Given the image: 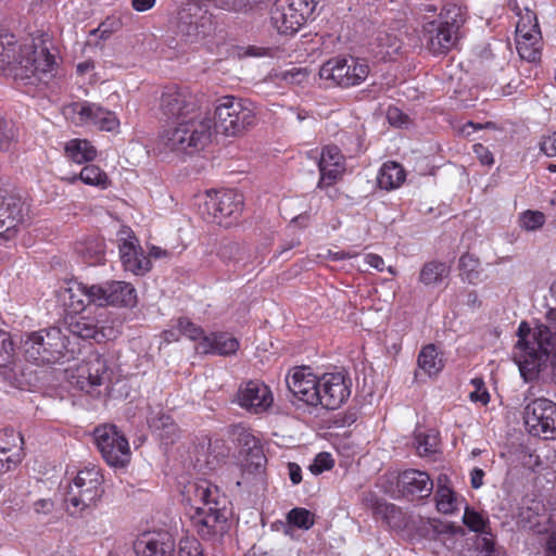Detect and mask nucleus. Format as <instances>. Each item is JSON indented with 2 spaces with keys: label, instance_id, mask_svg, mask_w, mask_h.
<instances>
[{
  "label": "nucleus",
  "instance_id": "obj_50",
  "mask_svg": "<svg viewBox=\"0 0 556 556\" xmlns=\"http://www.w3.org/2000/svg\"><path fill=\"white\" fill-rule=\"evenodd\" d=\"M275 77L288 84H301L303 80L306 79L307 73L303 68L292 67L290 70L280 71L276 73Z\"/></svg>",
  "mask_w": 556,
  "mask_h": 556
},
{
  "label": "nucleus",
  "instance_id": "obj_35",
  "mask_svg": "<svg viewBox=\"0 0 556 556\" xmlns=\"http://www.w3.org/2000/svg\"><path fill=\"white\" fill-rule=\"evenodd\" d=\"M448 267L442 262L426 263L419 274V281L425 286H437L447 277Z\"/></svg>",
  "mask_w": 556,
  "mask_h": 556
},
{
  "label": "nucleus",
  "instance_id": "obj_34",
  "mask_svg": "<svg viewBox=\"0 0 556 556\" xmlns=\"http://www.w3.org/2000/svg\"><path fill=\"white\" fill-rule=\"evenodd\" d=\"M77 179H80L86 185L94 186L101 189H106L110 185L106 173L97 165L85 166L78 176L74 175L72 178H68V181L73 184Z\"/></svg>",
  "mask_w": 556,
  "mask_h": 556
},
{
  "label": "nucleus",
  "instance_id": "obj_28",
  "mask_svg": "<svg viewBox=\"0 0 556 556\" xmlns=\"http://www.w3.org/2000/svg\"><path fill=\"white\" fill-rule=\"evenodd\" d=\"M67 330L76 337L93 339L98 342L105 338V333L99 327L98 321L89 316H72L67 320Z\"/></svg>",
  "mask_w": 556,
  "mask_h": 556
},
{
  "label": "nucleus",
  "instance_id": "obj_51",
  "mask_svg": "<svg viewBox=\"0 0 556 556\" xmlns=\"http://www.w3.org/2000/svg\"><path fill=\"white\" fill-rule=\"evenodd\" d=\"M471 383L475 387V390L470 392L469 399L472 402L486 405L490 401V395L484 387L483 380L481 378H475L471 380Z\"/></svg>",
  "mask_w": 556,
  "mask_h": 556
},
{
  "label": "nucleus",
  "instance_id": "obj_61",
  "mask_svg": "<svg viewBox=\"0 0 556 556\" xmlns=\"http://www.w3.org/2000/svg\"><path fill=\"white\" fill-rule=\"evenodd\" d=\"M289 477L293 484H299L302 481L301 467L295 463L288 464Z\"/></svg>",
  "mask_w": 556,
  "mask_h": 556
},
{
  "label": "nucleus",
  "instance_id": "obj_5",
  "mask_svg": "<svg viewBox=\"0 0 556 556\" xmlns=\"http://www.w3.org/2000/svg\"><path fill=\"white\" fill-rule=\"evenodd\" d=\"M67 338L58 327L31 332L23 341V352L28 361L36 363H54L65 356Z\"/></svg>",
  "mask_w": 556,
  "mask_h": 556
},
{
  "label": "nucleus",
  "instance_id": "obj_2",
  "mask_svg": "<svg viewBox=\"0 0 556 556\" xmlns=\"http://www.w3.org/2000/svg\"><path fill=\"white\" fill-rule=\"evenodd\" d=\"M186 498L193 509L192 525L202 539L211 540L226 532V497L216 485L206 480L191 482L186 486Z\"/></svg>",
  "mask_w": 556,
  "mask_h": 556
},
{
  "label": "nucleus",
  "instance_id": "obj_33",
  "mask_svg": "<svg viewBox=\"0 0 556 556\" xmlns=\"http://www.w3.org/2000/svg\"><path fill=\"white\" fill-rule=\"evenodd\" d=\"M65 153L68 159L78 164L92 161L97 155L94 147L89 141L83 139L68 141L65 146Z\"/></svg>",
  "mask_w": 556,
  "mask_h": 556
},
{
  "label": "nucleus",
  "instance_id": "obj_22",
  "mask_svg": "<svg viewBox=\"0 0 556 556\" xmlns=\"http://www.w3.org/2000/svg\"><path fill=\"white\" fill-rule=\"evenodd\" d=\"M71 110L78 116L77 122L80 124L94 125L105 131H115L119 127V119L116 115L96 103H74Z\"/></svg>",
  "mask_w": 556,
  "mask_h": 556
},
{
  "label": "nucleus",
  "instance_id": "obj_56",
  "mask_svg": "<svg viewBox=\"0 0 556 556\" xmlns=\"http://www.w3.org/2000/svg\"><path fill=\"white\" fill-rule=\"evenodd\" d=\"M540 150L548 157H556V131L541 139Z\"/></svg>",
  "mask_w": 556,
  "mask_h": 556
},
{
  "label": "nucleus",
  "instance_id": "obj_32",
  "mask_svg": "<svg viewBox=\"0 0 556 556\" xmlns=\"http://www.w3.org/2000/svg\"><path fill=\"white\" fill-rule=\"evenodd\" d=\"M517 51L521 59L535 62L541 56V31L516 38Z\"/></svg>",
  "mask_w": 556,
  "mask_h": 556
},
{
  "label": "nucleus",
  "instance_id": "obj_43",
  "mask_svg": "<svg viewBox=\"0 0 556 556\" xmlns=\"http://www.w3.org/2000/svg\"><path fill=\"white\" fill-rule=\"evenodd\" d=\"M289 523L308 530L314 525V515L305 508H293L288 514Z\"/></svg>",
  "mask_w": 556,
  "mask_h": 556
},
{
  "label": "nucleus",
  "instance_id": "obj_62",
  "mask_svg": "<svg viewBox=\"0 0 556 556\" xmlns=\"http://www.w3.org/2000/svg\"><path fill=\"white\" fill-rule=\"evenodd\" d=\"M365 262L372 268H376L379 271H382L384 268V261L381 256L377 254H367L365 256Z\"/></svg>",
  "mask_w": 556,
  "mask_h": 556
},
{
  "label": "nucleus",
  "instance_id": "obj_7",
  "mask_svg": "<svg viewBox=\"0 0 556 556\" xmlns=\"http://www.w3.org/2000/svg\"><path fill=\"white\" fill-rule=\"evenodd\" d=\"M243 208V195L236 190H210L202 197L200 212L211 223L228 226V218H238Z\"/></svg>",
  "mask_w": 556,
  "mask_h": 556
},
{
  "label": "nucleus",
  "instance_id": "obj_10",
  "mask_svg": "<svg viewBox=\"0 0 556 556\" xmlns=\"http://www.w3.org/2000/svg\"><path fill=\"white\" fill-rule=\"evenodd\" d=\"M368 64L353 56H337L326 61L319 68L320 79L340 87H352L368 76Z\"/></svg>",
  "mask_w": 556,
  "mask_h": 556
},
{
  "label": "nucleus",
  "instance_id": "obj_46",
  "mask_svg": "<svg viewBox=\"0 0 556 556\" xmlns=\"http://www.w3.org/2000/svg\"><path fill=\"white\" fill-rule=\"evenodd\" d=\"M243 254V247L238 242H225L219 247L218 256L225 263L239 262Z\"/></svg>",
  "mask_w": 556,
  "mask_h": 556
},
{
  "label": "nucleus",
  "instance_id": "obj_25",
  "mask_svg": "<svg viewBox=\"0 0 556 556\" xmlns=\"http://www.w3.org/2000/svg\"><path fill=\"white\" fill-rule=\"evenodd\" d=\"M22 64L24 70L23 78L28 79L30 84L36 80L41 81L52 72L55 65L54 55L47 48H35L31 55L26 58Z\"/></svg>",
  "mask_w": 556,
  "mask_h": 556
},
{
  "label": "nucleus",
  "instance_id": "obj_57",
  "mask_svg": "<svg viewBox=\"0 0 556 556\" xmlns=\"http://www.w3.org/2000/svg\"><path fill=\"white\" fill-rule=\"evenodd\" d=\"M483 556H505V554L495 547V544L492 539L483 538L481 544Z\"/></svg>",
  "mask_w": 556,
  "mask_h": 556
},
{
  "label": "nucleus",
  "instance_id": "obj_38",
  "mask_svg": "<svg viewBox=\"0 0 556 556\" xmlns=\"http://www.w3.org/2000/svg\"><path fill=\"white\" fill-rule=\"evenodd\" d=\"M78 252L90 263L98 264L102 261L104 254L103 242L100 240H89L80 243Z\"/></svg>",
  "mask_w": 556,
  "mask_h": 556
},
{
  "label": "nucleus",
  "instance_id": "obj_45",
  "mask_svg": "<svg viewBox=\"0 0 556 556\" xmlns=\"http://www.w3.org/2000/svg\"><path fill=\"white\" fill-rule=\"evenodd\" d=\"M480 262L471 254H464L459 258V268L469 282H473L479 277Z\"/></svg>",
  "mask_w": 556,
  "mask_h": 556
},
{
  "label": "nucleus",
  "instance_id": "obj_12",
  "mask_svg": "<svg viewBox=\"0 0 556 556\" xmlns=\"http://www.w3.org/2000/svg\"><path fill=\"white\" fill-rule=\"evenodd\" d=\"M94 443L104 460L112 467H124L130 460L127 439L114 425H102L93 431Z\"/></svg>",
  "mask_w": 556,
  "mask_h": 556
},
{
  "label": "nucleus",
  "instance_id": "obj_18",
  "mask_svg": "<svg viewBox=\"0 0 556 556\" xmlns=\"http://www.w3.org/2000/svg\"><path fill=\"white\" fill-rule=\"evenodd\" d=\"M289 391L299 401L317 406L320 403L319 378L308 367L294 368L286 379Z\"/></svg>",
  "mask_w": 556,
  "mask_h": 556
},
{
  "label": "nucleus",
  "instance_id": "obj_9",
  "mask_svg": "<svg viewBox=\"0 0 556 556\" xmlns=\"http://www.w3.org/2000/svg\"><path fill=\"white\" fill-rule=\"evenodd\" d=\"M102 476L96 467L85 468L76 475L65 497L67 511L76 516L101 496Z\"/></svg>",
  "mask_w": 556,
  "mask_h": 556
},
{
  "label": "nucleus",
  "instance_id": "obj_8",
  "mask_svg": "<svg viewBox=\"0 0 556 556\" xmlns=\"http://www.w3.org/2000/svg\"><path fill=\"white\" fill-rule=\"evenodd\" d=\"M319 0H276L270 21L278 33L292 35L312 17Z\"/></svg>",
  "mask_w": 556,
  "mask_h": 556
},
{
  "label": "nucleus",
  "instance_id": "obj_11",
  "mask_svg": "<svg viewBox=\"0 0 556 556\" xmlns=\"http://www.w3.org/2000/svg\"><path fill=\"white\" fill-rule=\"evenodd\" d=\"M160 111L167 119L179 122L202 111V103L189 88L167 86L160 98Z\"/></svg>",
  "mask_w": 556,
  "mask_h": 556
},
{
  "label": "nucleus",
  "instance_id": "obj_63",
  "mask_svg": "<svg viewBox=\"0 0 556 556\" xmlns=\"http://www.w3.org/2000/svg\"><path fill=\"white\" fill-rule=\"evenodd\" d=\"M36 513L49 514L52 510L53 503L50 500H39L34 505Z\"/></svg>",
  "mask_w": 556,
  "mask_h": 556
},
{
  "label": "nucleus",
  "instance_id": "obj_58",
  "mask_svg": "<svg viewBox=\"0 0 556 556\" xmlns=\"http://www.w3.org/2000/svg\"><path fill=\"white\" fill-rule=\"evenodd\" d=\"M473 150L482 164L490 165L493 163L492 154L482 144H475Z\"/></svg>",
  "mask_w": 556,
  "mask_h": 556
},
{
  "label": "nucleus",
  "instance_id": "obj_55",
  "mask_svg": "<svg viewBox=\"0 0 556 556\" xmlns=\"http://www.w3.org/2000/svg\"><path fill=\"white\" fill-rule=\"evenodd\" d=\"M22 460V455H17V453L9 454L7 452L0 453V473L7 472L14 468Z\"/></svg>",
  "mask_w": 556,
  "mask_h": 556
},
{
  "label": "nucleus",
  "instance_id": "obj_21",
  "mask_svg": "<svg viewBox=\"0 0 556 556\" xmlns=\"http://www.w3.org/2000/svg\"><path fill=\"white\" fill-rule=\"evenodd\" d=\"M396 489L402 497L408 501H418L432 493L433 481L425 471L408 469L399 475Z\"/></svg>",
  "mask_w": 556,
  "mask_h": 556
},
{
  "label": "nucleus",
  "instance_id": "obj_47",
  "mask_svg": "<svg viewBox=\"0 0 556 556\" xmlns=\"http://www.w3.org/2000/svg\"><path fill=\"white\" fill-rule=\"evenodd\" d=\"M177 329L180 334L189 338L192 341H201L204 334V330L190 321L188 318L181 317L177 320Z\"/></svg>",
  "mask_w": 556,
  "mask_h": 556
},
{
  "label": "nucleus",
  "instance_id": "obj_40",
  "mask_svg": "<svg viewBox=\"0 0 556 556\" xmlns=\"http://www.w3.org/2000/svg\"><path fill=\"white\" fill-rule=\"evenodd\" d=\"M534 31H540L536 15L532 11L526 10L523 14H520L517 22L516 38H525V36L534 34Z\"/></svg>",
  "mask_w": 556,
  "mask_h": 556
},
{
  "label": "nucleus",
  "instance_id": "obj_3",
  "mask_svg": "<svg viewBox=\"0 0 556 556\" xmlns=\"http://www.w3.org/2000/svg\"><path fill=\"white\" fill-rule=\"evenodd\" d=\"M212 136V118L207 112L202 110L165 129L160 140L169 151L192 154L202 150L211 141Z\"/></svg>",
  "mask_w": 556,
  "mask_h": 556
},
{
  "label": "nucleus",
  "instance_id": "obj_17",
  "mask_svg": "<svg viewBox=\"0 0 556 556\" xmlns=\"http://www.w3.org/2000/svg\"><path fill=\"white\" fill-rule=\"evenodd\" d=\"M118 250L125 270L144 275L151 269V261L139 245L138 239L129 230L118 232Z\"/></svg>",
  "mask_w": 556,
  "mask_h": 556
},
{
  "label": "nucleus",
  "instance_id": "obj_24",
  "mask_svg": "<svg viewBox=\"0 0 556 556\" xmlns=\"http://www.w3.org/2000/svg\"><path fill=\"white\" fill-rule=\"evenodd\" d=\"M320 179L318 187H328L339 180L345 172L344 156L336 146H327L320 153L318 162Z\"/></svg>",
  "mask_w": 556,
  "mask_h": 556
},
{
  "label": "nucleus",
  "instance_id": "obj_37",
  "mask_svg": "<svg viewBox=\"0 0 556 556\" xmlns=\"http://www.w3.org/2000/svg\"><path fill=\"white\" fill-rule=\"evenodd\" d=\"M23 438L13 429H4L0 431V453H17L22 455Z\"/></svg>",
  "mask_w": 556,
  "mask_h": 556
},
{
  "label": "nucleus",
  "instance_id": "obj_53",
  "mask_svg": "<svg viewBox=\"0 0 556 556\" xmlns=\"http://www.w3.org/2000/svg\"><path fill=\"white\" fill-rule=\"evenodd\" d=\"M333 467V459L329 453H319L312 465L309 470L314 475H319L325 470H329Z\"/></svg>",
  "mask_w": 556,
  "mask_h": 556
},
{
  "label": "nucleus",
  "instance_id": "obj_29",
  "mask_svg": "<svg viewBox=\"0 0 556 556\" xmlns=\"http://www.w3.org/2000/svg\"><path fill=\"white\" fill-rule=\"evenodd\" d=\"M405 180V172L396 162H388L379 170L377 181L381 189L392 190L399 188Z\"/></svg>",
  "mask_w": 556,
  "mask_h": 556
},
{
  "label": "nucleus",
  "instance_id": "obj_20",
  "mask_svg": "<svg viewBox=\"0 0 556 556\" xmlns=\"http://www.w3.org/2000/svg\"><path fill=\"white\" fill-rule=\"evenodd\" d=\"M237 402L250 413L262 414L273 405L274 397L264 382L250 380L240 386L237 392Z\"/></svg>",
  "mask_w": 556,
  "mask_h": 556
},
{
  "label": "nucleus",
  "instance_id": "obj_13",
  "mask_svg": "<svg viewBox=\"0 0 556 556\" xmlns=\"http://www.w3.org/2000/svg\"><path fill=\"white\" fill-rule=\"evenodd\" d=\"M523 419L530 434L556 440V404L551 400L540 397L527 404Z\"/></svg>",
  "mask_w": 556,
  "mask_h": 556
},
{
  "label": "nucleus",
  "instance_id": "obj_48",
  "mask_svg": "<svg viewBox=\"0 0 556 556\" xmlns=\"http://www.w3.org/2000/svg\"><path fill=\"white\" fill-rule=\"evenodd\" d=\"M544 223V214L538 211H527L520 216V226L528 231L541 228Z\"/></svg>",
  "mask_w": 556,
  "mask_h": 556
},
{
  "label": "nucleus",
  "instance_id": "obj_31",
  "mask_svg": "<svg viewBox=\"0 0 556 556\" xmlns=\"http://www.w3.org/2000/svg\"><path fill=\"white\" fill-rule=\"evenodd\" d=\"M418 367L429 377L438 375L444 367L435 346L428 344L424 346L418 355Z\"/></svg>",
  "mask_w": 556,
  "mask_h": 556
},
{
  "label": "nucleus",
  "instance_id": "obj_42",
  "mask_svg": "<svg viewBox=\"0 0 556 556\" xmlns=\"http://www.w3.org/2000/svg\"><path fill=\"white\" fill-rule=\"evenodd\" d=\"M463 522L473 532L484 533L488 528V519L480 513L470 507H466L463 516Z\"/></svg>",
  "mask_w": 556,
  "mask_h": 556
},
{
  "label": "nucleus",
  "instance_id": "obj_44",
  "mask_svg": "<svg viewBox=\"0 0 556 556\" xmlns=\"http://www.w3.org/2000/svg\"><path fill=\"white\" fill-rule=\"evenodd\" d=\"M14 356V344L10 333L0 329V367H7L13 363Z\"/></svg>",
  "mask_w": 556,
  "mask_h": 556
},
{
  "label": "nucleus",
  "instance_id": "obj_49",
  "mask_svg": "<svg viewBox=\"0 0 556 556\" xmlns=\"http://www.w3.org/2000/svg\"><path fill=\"white\" fill-rule=\"evenodd\" d=\"M178 556H204L201 544L193 538H185L179 542Z\"/></svg>",
  "mask_w": 556,
  "mask_h": 556
},
{
  "label": "nucleus",
  "instance_id": "obj_15",
  "mask_svg": "<svg viewBox=\"0 0 556 556\" xmlns=\"http://www.w3.org/2000/svg\"><path fill=\"white\" fill-rule=\"evenodd\" d=\"M90 296L98 306L134 307L137 304L136 289L126 281L112 280L92 285Z\"/></svg>",
  "mask_w": 556,
  "mask_h": 556
},
{
  "label": "nucleus",
  "instance_id": "obj_23",
  "mask_svg": "<svg viewBox=\"0 0 556 556\" xmlns=\"http://www.w3.org/2000/svg\"><path fill=\"white\" fill-rule=\"evenodd\" d=\"M174 536L166 531L142 533L134 543L137 556H175Z\"/></svg>",
  "mask_w": 556,
  "mask_h": 556
},
{
  "label": "nucleus",
  "instance_id": "obj_16",
  "mask_svg": "<svg viewBox=\"0 0 556 556\" xmlns=\"http://www.w3.org/2000/svg\"><path fill=\"white\" fill-rule=\"evenodd\" d=\"M24 205L21 198L0 189V239L16 237L24 222Z\"/></svg>",
  "mask_w": 556,
  "mask_h": 556
},
{
  "label": "nucleus",
  "instance_id": "obj_4",
  "mask_svg": "<svg viewBox=\"0 0 556 556\" xmlns=\"http://www.w3.org/2000/svg\"><path fill=\"white\" fill-rule=\"evenodd\" d=\"M464 18L456 5L446 8L440 17L424 24L422 34L428 50L433 54H445L457 41Z\"/></svg>",
  "mask_w": 556,
  "mask_h": 556
},
{
  "label": "nucleus",
  "instance_id": "obj_60",
  "mask_svg": "<svg viewBox=\"0 0 556 556\" xmlns=\"http://www.w3.org/2000/svg\"><path fill=\"white\" fill-rule=\"evenodd\" d=\"M494 125L492 123H486L484 125L482 124H476V123H472V122H468L466 123L462 128H460V132L464 135V136H470L473 131L478 130V129H482V128H486V127H493Z\"/></svg>",
  "mask_w": 556,
  "mask_h": 556
},
{
  "label": "nucleus",
  "instance_id": "obj_41",
  "mask_svg": "<svg viewBox=\"0 0 556 556\" xmlns=\"http://www.w3.org/2000/svg\"><path fill=\"white\" fill-rule=\"evenodd\" d=\"M376 42L381 49L379 53L382 58L392 56V54L396 53L401 48L396 36L387 31H379L376 37Z\"/></svg>",
  "mask_w": 556,
  "mask_h": 556
},
{
  "label": "nucleus",
  "instance_id": "obj_14",
  "mask_svg": "<svg viewBox=\"0 0 556 556\" xmlns=\"http://www.w3.org/2000/svg\"><path fill=\"white\" fill-rule=\"evenodd\" d=\"M110 382L106 359L98 353L90 354L71 376V383L79 390L97 396L100 387Z\"/></svg>",
  "mask_w": 556,
  "mask_h": 556
},
{
  "label": "nucleus",
  "instance_id": "obj_59",
  "mask_svg": "<svg viewBox=\"0 0 556 556\" xmlns=\"http://www.w3.org/2000/svg\"><path fill=\"white\" fill-rule=\"evenodd\" d=\"M484 471L481 468H473L470 472V484L473 489H479L483 484Z\"/></svg>",
  "mask_w": 556,
  "mask_h": 556
},
{
  "label": "nucleus",
  "instance_id": "obj_27",
  "mask_svg": "<svg viewBox=\"0 0 556 556\" xmlns=\"http://www.w3.org/2000/svg\"><path fill=\"white\" fill-rule=\"evenodd\" d=\"M90 290L91 286L72 282L60 292V299L70 313L77 315L86 308L87 303H92Z\"/></svg>",
  "mask_w": 556,
  "mask_h": 556
},
{
  "label": "nucleus",
  "instance_id": "obj_64",
  "mask_svg": "<svg viewBox=\"0 0 556 556\" xmlns=\"http://www.w3.org/2000/svg\"><path fill=\"white\" fill-rule=\"evenodd\" d=\"M545 556H556V533L551 534L546 540Z\"/></svg>",
  "mask_w": 556,
  "mask_h": 556
},
{
  "label": "nucleus",
  "instance_id": "obj_39",
  "mask_svg": "<svg viewBox=\"0 0 556 556\" xmlns=\"http://www.w3.org/2000/svg\"><path fill=\"white\" fill-rule=\"evenodd\" d=\"M15 42L13 35L0 31V70L10 65L15 56Z\"/></svg>",
  "mask_w": 556,
  "mask_h": 556
},
{
  "label": "nucleus",
  "instance_id": "obj_26",
  "mask_svg": "<svg viewBox=\"0 0 556 556\" xmlns=\"http://www.w3.org/2000/svg\"><path fill=\"white\" fill-rule=\"evenodd\" d=\"M239 349V341L229 333L212 332L198 342L195 350L200 354L231 355Z\"/></svg>",
  "mask_w": 556,
  "mask_h": 556
},
{
  "label": "nucleus",
  "instance_id": "obj_1",
  "mask_svg": "<svg viewBox=\"0 0 556 556\" xmlns=\"http://www.w3.org/2000/svg\"><path fill=\"white\" fill-rule=\"evenodd\" d=\"M513 358L525 381H532L549 367L556 366V333L544 325L531 329L522 321Z\"/></svg>",
  "mask_w": 556,
  "mask_h": 556
},
{
  "label": "nucleus",
  "instance_id": "obj_30",
  "mask_svg": "<svg viewBox=\"0 0 556 556\" xmlns=\"http://www.w3.org/2000/svg\"><path fill=\"white\" fill-rule=\"evenodd\" d=\"M447 477L441 475L438 478V486L435 491L437 509L445 515L453 514L457 508V500L454 491L446 485Z\"/></svg>",
  "mask_w": 556,
  "mask_h": 556
},
{
  "label": "nucleus",
  "instance_id": "obj_36",
  "mask_svg": "<svg viewBox=\"0 0 556 556\" xmlns=\"http://www.w3.org/2000/svg\"><path fill=\"white\" fill-rule=\"evenodd\" d=\"M149 424L151 429L157 432L159 435L167 442H173L177 437V425L174 422L173 418L166 414H160L159 416L151 418Z\"/></svg>",
  "mask_w": 556,
  "mask_h": 556
},
{
  "label": "nucleus",
  "instance_id": "obj_54",
  "mask_svg": "<svg viewBox=\"0 0 556 556\" xmlns=\"http://www.w3.org/2000/svg\"><path fill=\"white\" fill-rule=\"evenodd\" d=\"M265 464V456L260 447L253 446L250 453V459L244 465L245 470L261 472Z\"/></svg>",
  "mask_w": 556,
  "mask_h": 556
},
{
  "label": "nucleus",
  "instance_id": "obj_52",
  "mask_svg": "<svg viewBox=\"0 0 556 556\" xmlns=\"http://www.w3.org/2000/svg\"><path fill=\"white\" fill-rule=\"evenodd\" d=\"M438 445V438L435 434H420L417 437V451L419 455H427L433 453Z\"/></svg>",
  "mask_w": 556,
  "mask_h": 556
},
{
  "label": "nucleus",
  "instance_id": "obj_19",
  "mask_svg": "<svg viewBox=\"0 0 556 556\" xmlns=\"http://www.w3.org/2000/svg\"><path fill=\"white\" fill-rule=\"evenodd\" d=\"M350 394V380L342 372H327L319 378V405L323 407L337 409Z\"/></svg>",
  "mask_w": 556,
  "mask_h": 556
},
{
  "label": "nucleus",
  "instance_id": "obj_6",
  "mask_svg": "<svg viewBox=\"0 0 556 556\" xmlns=\"http://www.w3.org/2000/svg\"><path fill=\"white\" fill-rule=\"evenodd\" d=\"M254 122L255 114L243 100L235 97H224L215 108L213 131H220L226 136H236L252 126Z\"/></svg>",
  "mask_w": 556,
  "mask_h": 556
}]
</instances>
